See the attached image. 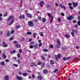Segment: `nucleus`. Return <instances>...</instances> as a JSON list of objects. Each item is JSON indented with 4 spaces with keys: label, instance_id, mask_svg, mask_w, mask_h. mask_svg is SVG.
<instances>
[{
    "label": "nucleus",
    "instance_id": "obj_1",
    "mask_svg": "<svg viewBox=\"0 0 80 80\" xmlns=\"http://www.w3.org/2000/svg\"><path fill=\"white\" fill-rule=\"evenodd\" d=\"M10 19L12 20L11 23H10V25H12V24L13 23V22H14V17H13V16H10L9 18L7 20V21H8V20H10Z\"/></svg>",
    "mask_w": 80,
    "mask_h": 80
},
{
    "label": "nucleus",
    "instance_id": "obj_2",
    "mask_svg": "<svg viewBox=\"0 0 80 80\" xmlns=\"http://www.w3.org/2000/svg\"><path fill=\"white\" fill-rule=\"evenodd\" d=\"M57 44L56 45V47L57 48H60V46L61 45V42H60V40L58 39L57 41Z\"/></svg>",
    "mask_w": 80,
    "mask_h": 80
},
{
    "label": "nucleus",
    "instance_id": "obj_3",
    "mask_svg": "<svg viewBox=\"0 0 80 80\" xmlns=\"http://www.w3.org/2000/svg\"><path fill=\"white\" fill-rule=\"evenodd\" d=\"M28 24L29 27H33V25H34V24L33 23V21H28Z\"/></svg>",
    "mask_w": 80,
    "mask_h": 80
},
{
    "label": "nucleus",
    "instance_id": "obj_4",
    "mask_svg": "<svg viewBox=\"0 0 80 80\" xmlns=\"http://www.w3.org/2000/svg\"><path fill=\"white\" fill-rule=\"evenodd\" d=\"M48 15L49 17H52V19H51V23H52V21H53V16H52L51 14L50 13H48Z\"/></svg>",
    "mask_w": 80,
    "mask_h": 80
},
{
    "label": "nucleus",
    "instance_id": "obj_5",
    "mask_svg": "<svg viewBox=\"0 0 80 80\" xmlns=\"http://www.w3.org/2000/svg\"><path fill=\"white\" fill-rule=\"evenodd\" d=\"M16 78L17 80H22V78L20 76H16Z\"/></svg>",
    "mask_w": 80,
    "mask_h": 80
},
{
    "label": "nucleus",
    "instance_id": "obj_6",
    "mask_svg": "<svg viewBox=\"0 0 80 80\" xmlns=\"http://www.w3.org/2000/svg\"><path fill=\"white\" fill-rule=\"evenodd\" d=\"M27 15L28 17H29L30 18H32V17H33V16H32V15L31 14L29 13H27Z\"/></svg>",
    "mask_w": 80,
    "mask_h": 80
},
{
    "label": "nucleus",
    "instance_id": "obj_7",
    "mask_svg": "<svg viewBox=\"0 0 80 80\" xmlns=\"http://www.w3.org/2000/svg\"><path fill=\"white\" fill-rule=\"evenodd\" d=\"M72 4L73 5V6L75 7H76L77 6H78V3H77V2H75H75H73L72 3Z\"/></svg>",
    "mask_w": 80,
    "mask_h": 80
},
{
    "label": "nucleus",
    "instance_id": "obj_8",
    "mask_svg": "<svg viewBox=\"0 0 80 80\" xmlns=\"http://www.w3.org/2000/svg\"><path fill=\"white\" fill-rule=\"evenodd\" d=\"M74 18L73 17H72V16H71L69 17H67V19L68 20H70L71 19H72V18Z\"/></svg>",
    "mask_w": 80,
    "mask_h": 80
},
{
    "label": "nucleus",
    "instance_id": "obj_9",
    "mask_svg": "<svg viewBox=\"0 0 80 80\" xmlns=\"http://www.w3.org/2000/svg\"><path fill=\"white\" fill-rule=\"evenodd\" d=\"M8 79H9V78L8 77V76H6L4 77V79L5 80H8Z\"/></svg>",
    "mask_w": 80,
    "mask_h": 80
},
{
    "label": "nucleus",
    "instance_id": "obj_10",
    "mask_svg": "<svg viewBox=\"0 0 80 80\" xmlns=\"http://www.w3.org/2000/svg\"><path fill=\"white\" fill-rule=\"evenodd\" d=\"M46 7H47V8H49L52 7V6L50 5V4H47L46 5Z\"/></svg>",
    "mask_w": 80,
    "mask_h": 80
},
{
    "label": "nucleus",
    "instance_id": "obj_11",
    "mask_svg": "<svg viewBox=\"0 0 80 80\" xmlns=\"http://www.w3.org/2000/svg\"><path fill=\"white\" fill-rule=\"evenodd\" d=\"M43 73L45 74V73H47L48 72V70H47L44 69L43 70Z\"/></svg>",
    "mask_w": 80,
    "mask_h": 80
},
{
    "label": "nucleus",
    "instance_id": "obj_12",
    "mask_svg": "<svg viewBox=\"0 0 80 80\" xmlns=\"http://www.w3.org/2000/svg\"><path fill=\"white\" fill-rule=\"evenodd\" d=\"M16 47L17 48H20V47H21V45L20 44H18L16 45Z\"/></svg>",
    "mask_w": 80,
    "mask_h": 80
},
{
    "label": "nucleus",
    "instance_id": "obj_13",
    "mask_svg": "<svg viewBox=\"0 0 80 80\" xmlns=\"http://www.w3.org/2000/svg\"><path fill=\"white\" fill-rule=\"evenodd\" d=\"M60 6L61 8H63L64 10L65 9V8H66L65 7L63 6V5H62V4H60Z\"/></svg>",
    "mask_w": 80,
    "mask_h": 80
},
{
    "label": "nucleus",
    "instance_id": "obj_14",
    "mask_svg": "<svg viewBox=\"0 0 80 80\" xmlns=\"http://www.w3.org/2000/svg\"><path fill=\"white\" fill-rule=\"evenodd\" d=\"M42 3H43V4H44V3H45V2H44L43 1H41V3H40V5L41 6V7H43V4Z\"/></svg>",
    "mask_w": 80,
    "mask_h": 80
},
{
    "label": "nucleus",
    "instance_id": "obj_15",
    "mask_svg": "<svg viewBox=\"0 0 80 80\" xmlns=\"http://www.w3.org/2000/svg\"><path fill=\"white\" fill-rule=\"evenodd\" d=\"M37 78L39 79V80H41L42 79V77L41 76H38L37 77Z\"/></svg>",
    "mask_w": 80,
    "mask_h": 80
},
{
    "label": "nucleus",
    "instance_id": "obj_16",
    "mask_svg": "<svg viewBox=\"0 0 80 80\" xmlns=\"http://www.w3.org/2000/svg\"><path fill=\"white\" fill-rule=\"evenodd\" d=\"M33 38H36V36H37V33H33Z\"/></svg>",
    "mask_w": 80,
    "mask_h": 80
},
{
    "label": "nucleus",
    "instance_id": "obj_17",
    "mask_svg": "<svg viewBox=\"0 0 80 80\" xmlns=\"http://www.w3.org/2000/svg\"><path fill=\"white\" fill-rule=\"evenodd\" d=\"M17 62H18V63L19 65H20V63H21V61H20V60L18 59L17 61Z\"/></svg>",
    "mask_w": 80,
    "mask_h": 80
},
{
    "label": "nucleus",
    "instance_id": "obj_18",
    "mask_svg": "<svg viewBox=\"0 0 80 80\" xmlns=\"http://www.w3.org/2000/svg\"><path fill=\"white\" fill-rule=\"evenodd\" d=\"M50 62H51V65H53V64H54V62L52 60H51L50 61Z\"/></svg>",
    "mask_w": 80,
    "mask_h": 80
},
{
    "label": "nucleus",
    "instance_id": "obj_19",
    "mask_svg": "<svg viewBox=\"0 0 80 80\" xmlns=\"http://www.w3.org/2000/svg\"><path fill=\"white\" fill-rule=\"evenodd\" d=\"M10 32H8L7 33L6 36V37H9V36H10Z\"/></svg>",
    "mask_w": 80,
    "mask_h": 80
},
{
    "label": "nucleus",
    "instance_id": "obj_20",
    "mask_svg": "<svg viewBox=\"0 0 80 80\" xmlns=\"http://www.w3.org/2000/svg\"><path fill=\"white\" fill-rule=\"evenodd\" d=\"M40 35L41 37H43V32H40Z\"/></svg>",
    "mask_w": 80,
    "mask_h": 80
},
{
    "label": "nucleus",
    "instance_id": "obj_21",
    "mask_svg": "<svg viewBox=\"0 0 80 80\" xmlns=\"http://www.w3.org/2000/svg\"><path fill=\"white\" fill-rule=\"evenodd\" d=\"M16 27L17 29H18V28H20V27H21V26L20 25H18V26H16Z\"/></svg>",
    "mask_w": 80,
    "mask_h": 80
},
{
    "label": "nucleus",
    "instance_id": "obj_22",
    "mask_svg": "<svg viewBox=\"0 0 80 80\" xmlns=\"http://www.w3.org/2000/svg\"><path fill=\"white\" fill-rule=\"evenodd\" d=\"M12 66H13V67H18V64H13Z\"/></svg>",
    "mask_w": 80,
    "mask_h": 80
},
{
    "label": "nucleus",
    "instance_id": "obj_23",
    "mask_svg": "<svg viewBox=\"0 0 80 80\" xmlns=\"http://www.w3.org/2000/svg\"><path fill=\"white\" fill-rule=\"evenodd\" d=\"M18 73L20 75H22V72L21 71H19L18 72Z\"/></svg>",
    "mask_w": 80,
    "mask_h": 80
},
{
    "label": "nucleus",
    "instance_id": "obj_24",
    "mask_svg": "<svg viewBox=\"0 0 80 80\" xmlns=\"http://www.w3.org/2000/svg\"><path fill=\"white\" fill-rule=\"evenodd\" d=\"M55 58H56L57 61H58V56L57 55L55 56Z\"/></svg>",
    "mask_w": 80,
    "mask_h": 80
},
{
    "label": "nucleus",
    "instance_id": "obj_25",
    "mask_svg": "<svg viewBox=\"0 0 80 80\" xmlns=\"http://www.w3.org/2000/svg\"><path fill=\"white\" fill-rule=\"evenodd\" d=\"M43 51L44 52H48V50L46 49H43Z\"/></svg>",
    "mask_w": 80,
    "mask_h": 80
},
{
    "label": "nucleus",
    "instance_id": "obj_26",
    "mask_svg": "<svg viewBox=\"0 0 80 80\" xmlns=\"http://www.w3.org/2000/svg\"><path fill=\"white\" fill-rule=\"evenodd\" d=\"M71 33L72 37H75V35H74V34H75V33L73 32H71Z\"/></svg>",
    "mask_w": 80,
    "mask_h": 80
},
{
    "label": "nucleus",
    "instance_id": "obj_27",
    "mask_svg": "<svg viewBox=\"0 0 80 80\" xmlns=\"http://www.w3.org/2000/svg\"><path fill=\"white\" fill-rule=\"evenodd\" d=\"M23 76H24V77H26V76H27V74L26 73H24L23 74Z\"/></svg>",
    "mask_w": 80,
    "mask_h": 80
},
{
    "label": "nucleus",
    "instance_id": "obj_28",
    "mask_svg": "<svg viewBox=\"0 0 80 80\" xmlns=\"http://www.w3.org/2000/svg\"><path fill=\"white\" fill-rule=\"evenodd\" d=\"M20 53H18L17 54L18 56V58H20Z\"/></svg>",
    "mask_w": 80,
    "mask_h": 80
},
{
    "label": "nucleus",
    "instance_id": "obj_29",
    "mask_svg": "<svg viewBox=\"0 0 80 80\" xmlns=\"http://www.w3.org/2000/svg\"><path fill=\"white\" fill-rule=\"evenodd\" d=\"M21 42H23L25 40V38H22L21 39Z\"/></svg>",
    "mask_w": 80,
    "mask_h": 80
},
{
    "label": "nucleus",
    "instance_id": "obj_30",
    "mask_svg": "<svg viewBox=\"0 0 80 80\" xmlns=\"http://www.w3.org/2000/svg\"><path fill=\"white\" fill-rule=\"evenodd\" d=\"M46 21V19H45V18H43L42 19V22H45Z\"/></svg>",
    "mask_w": 80,
    "mask_h": 80
},
{
    "label": "nucleus",
    "instance_id": "obj_31",
    "mask_svg": "<svg viewBox=\"0 0 80 80\" xmlns=\"http://www.w3.org/2000/svg\"><path fill=\"white\" fill-rule=\"evenodd\" d=\"M3 47H8V45L6 43L3 45Z\"/></svg>",
    "mask_w": 80,
    "mask_h": 80
},
{
    "label": "nucleus",
    "instance_id": "obj_32",
    "mask_svg": "<svg viewBox=\"0 0 80 80\" xmlns=\"http://www.w3.org/2000/svg\"><path fill=\"white\" fill-rule=\"evenodd\" d=\"M34 48H37L38 47V45L37 44L34 45L33 46Z\"/></svg>",
    "mask_w": 80,
    "mask_h": 80
},
{
    "label": "nucleus",
    "instance_id": "obj_33",
    "mask_svg": "<svg viewBox=\"0 0 80 80\" xmlns=\"http://www.w3.org/2000/svg\"><path fill=\"white\" fill-rule=\"evenodd\" d=\"M41 64H42V62H38V65H41Z\"/></svg>",
    "mask_w": 80,
    "mask_h": 80
},
{
    "label": "nucleus",
    "instance_id": "obj_34",
    "mask_svg": "<svg viewBox=\"0 0 80 80\" xmlns=\"http://www.w3.org/2000/svg\"><path fill=\"white\" fill-rule=\"evenodd\" d=\"M2 56L4 58H7V56H6V55L5 54H3Z\"/></svg>",
    "mask_w": 80,
    "mask_h": 80
},
{
    "label": "nucleus",
    "instance_id": "obj_35",
    "mask_svg": "<svg viewBox=\"0 0 80 80\" xmlns=\"http://www.w3.org/2000/svg\"><path fill=\"white\" fill-rule=\"evenodd\" d=\"M33 66H34V64H33V62H32L31 64V67H32Z\"/></svg>",
    "mask_w": 80,
    "mask_h": 80
},
{
    "label": "nucleus",
    "instance_id": "obj_36",
    "mask_svg": "<svg viewBox=\"0 0 80 80\" xmlns=\"http://www.w3.org/2000/svg\"><path fill=\"white\" fill-rule=\"evenodd\" d=\"M41 58L43 60H45V58L43 56L41 57Z\"/></svg>",
    "mask_w": 80,
    "mask_h": 80
},
{
    "label": "nucleus",
    "instance_id": "obj_37",
    "mask_svg": "<svg viewBox=\"0 0 80 80\" xmlns=\"http://www.w3.org/2000/svg\"><path fill=\"white\" fill-rule=\"evenodd\" d=\"M33 21L34 22H38V19H36L33 20Z\"/></svg>",
    "mask_w": 80,
    "mask_h": 80
},
{
    "label": "nucleus",
    "instance_id": "obj_38",
    "mask_svg": "<svg viewBox=\"0 0 80 80\" xmlns=\"http://www.w3.org/2000/svg\"><path fill=\"white\" fill-rule=\"evenodd\" d=\"M27 35H32V32H28L27 33Z\"/></svg>",
    "mask_w": 80,
    "mask_h": 80
},
{
    "label": "nucleus",
    "instance_id": "obj_39",
    "mask_svg": "<svg viewBox=\"0 0 80 80\" xmlns=\"http://www.w3.org/2000/svg\"><path fill=\"white\" fill-rule=\"evenodd\" d=\"M42 43H39V47H42Z\"/></svg>",
    "mask_w": 80,
    "mask_h": 80
},
{
    "label": "nucleus",
    "instance_id": "obj_40",
    "mask_svg": "<svg viewBox=\"0 0 80 80\" xmlns=\"http://www.w3.org/2000/svg\"><path fill=\"white\" fill-rule=\"evenodd\" d=\"M65 37H66V38H69V37H70V35H65Z\"/></svg>",
    "mask_w": 80,
    "mask_h": 80
},
{
    "label": "nucleus",
    "instance_id": "obj_41",
    "mask_svg": "<svg viewBox=\"0 0 80 80\" xmlns=\"http://www.w3.org/2000/svg\"><path fill=\"white\" fill-rule=\"evenodd\" d=\"M71 58V57H68L66 58V59L68 60H70V59Z\"/></svg>",
    "mask_w": 80,
    "mask_h": 80
},
{
    "label": "nucleus",
    "instance_id": "obj_42",
    "mask_svg": "<svg viewBox=\"0 0 80 80\" xmlns=\"http://www.w3.org/2000/svg\"><path fill=\"white\" fill-rule=\"evenodd\" d=\"M0 64H1L2 65H5V63H4V62H1Z\"/></svg>",
    "mask_w": 80,
    "mask_h": 80
},
{
    "label": "nucleus",
    "instance_id": "obj_43",
    "mask_svg": "<svg viewBox=\"0 0 80 80\" xmlns=\"http://www.w3.org/2000/svg\"><path fill=\"white\" fill-rule=\"evenodd\" d=\"M78 26H80V21H79L78 22Z\"/></svg>",
    "mask_w": 80,
    "mask_h": 80
},
{
    "label": "nucleus",
    "instance_id": "obj_44",
    "mask_svg": "<svg viewBox=\"0 0 80 80\" xmlns=\"http://www.w3.org/2000/svg\"><path fill=\"white\" fill-rule=\"evenodd\" d=\"M58 56L59 58H60V57H61V55H60V54H58Z\"/></svg>",
    "mask_w": 80,
    "mask_h": 80
},
{
    "label": "nucleus",
    "instance_id": "obj_45",
    "mask_svg": "<svg viewBox=\"0 0 80 80\" xmlns=\"http://www.w3.org/2000/svg\"><path fill=\"white\" fill-rule=\"evenodd\" d=\"M35 43V42H32L30 43V44L31 45H33V44Z\"/></svg>",
    "mask_w": 80,
    "mask_h": 80
},
{
    "label": "nucleus",
    "instance_id": "obj_46",
    "mask_svg": "<svg viewBox=\"0 0 80 80\" xmlns=\"http://www.w3.org/2000/svg\"><path fill=\"white\" fill-rule=\"evenodd\" d=\"M50 47L51 48H52L53 47V45H50Z\"/></svg>",
    "mask_w": 80,
    "mask_h": 80
},
{
    "label": "nucleus",
    "instance_id": "obj_47",
    "mask_svg": "<svg viewBox=\"0 0 80 80\" xmlns=\"http://www.w3.org/2000/svg\"><path fill=\"white\" fill-rule=\"evenodd\" d=\"M44 63H43L41 65V67H42V68H43V67H44Z\"/></svg>",
    "mask_w": 80,
    "mask_h": 80
},
{
    "label": "nucleus",
    "instance_id": "obj_48",
    "mask_svg": "<svg viewBox=\"0 0 80 80\" xmlns=\"http://www.w3.org/2000/svg\"><path fill=\"white\" fill-rule=\"evenodd\" d=\"M29 47L30 48H33V46L32 45H30V46Z\"/></svg>",
    "mask_w": 80,
    "mask_h": 80
},
{
    "label": "nucleus",
    "instance_id": "obj_49",
    "mask_svg": "<svg viewBox=\"0 0 80 80\" xmlns=\"http://www.w3.org/2000/svg\"><path fill=\"white\" fill-rule=\"evenodd\" d=\"M57 71H58V69H55L54 71V73H56Z\"/></svg>",
    "mask_w": 80,
    "mask_h": 80
},
{
    "label": "nucleus",
    "instance_id": "obj_50",
    "mask_svg": "<svg viewBox=\"0 0 80 80\" xmlns=\"http://www.w3.org/2000/svg\"><path fill=\"white\" fill-rule=\"evenodd\" d=\"M73 23H77V21H76L75 20H73L72 21Z\"/></svg>",
    "mask_w": 80,
    "mask_h": 80
},
{
    "label": "nucleus",
    "instance_id": "obj_51",
    "mask_svg": "<svg viewBox=\"0 0 80 80\" xmlns=\"http://www.w3.org/2000/svg\"><path fill=\"white\" fill-rule=\"evenodd\" d=\"M32 77L33 79H34V78H35V75H34V74H32Z\"/></svg>",
    "mask_w": 80,
    "mask_h": 80
},
{
    "label": "nucleus",
    "instance_id": "obj_52",
    "mask_svg": "<svg viewBox=\"0 0 80 80\" xmlns=\"http://www.w3.org/2000/svg\"><path fill=\"white\" fill-rule=\"evenodd\" d=\"M14 43H15L16 44H17L18 43V42L16 41H14Z\"/></svg>",
    "mask_w": 80,
    "mask_h": 80
},
{
    "label": "nucleus",
    "instance_id": "obj_53",
    "mask_svg": "<svg viewBox=\"0 0 80 80\" xmlns=\"http://www.w3.org/2000/svg\"><path fill=\"white\" fill-rule=\"evenodd\" d=\"M20 53H22V50H21V49H19V50Z\"/></svg>",
    "mask_w": 80,
    "mask_h": 80
},
{
    "label": "nucleus",
    "instance_id": "obj_54",
    "mask_svg": "<svg viewBox=\"0 0 80 80\" xmlns=\"http://www.w3.org/2000/svg\"><path fill=\"white\" fill-rule=\"evenodd\" d=\"M6 44V43L5 42V41H3L2 42V44L3 45H4L5 44Z\"/></svg>",
    "mask_w": 80,
    "mask_h": 80
},
{
    "label": "nucleus",
    "instance_id": "obj_55",
    "mask_svg": "<svg viewBox=\"0 0 80 80\" xmlns=\"http://www.w3.org/2000/svg\"><path fill=\"white\" fill-rule=\"evenodd\" d=\"M74 27H75V28H78V25H77V24H76L75 25Z\"/></svg>",
    "mask_w": 80,
    "mask_h": 80
},
{
    "label": "nucleus",
    "instance_id": "obj_56",
    "mask_svg": "<svg viewBox=\"0 0 80 80\" xmlns=\"http://www.w3.org/2000/svg\"><path fill=\"white\" fill-rule=\"evenodd\" d=\"M69 8H71V10H73V7L69 6Z\"/></svg>",
    "mask_w": 80,
    "mask_h": 80
},
{
    "label": "nucleus",
    "instance_id": "obj_57",
    "mask_svg": "<svg viewBox=\"0 0 80 80\" xmlns=\"http://www.w3.org/2000/svg\"><path fill=\"white\" fill-rule=\"evenodd\" d=\"M68 5L69 6H72V4L70 3H69L68 4Z\"/></svg>",
    "mask_w": 80,
    "mask_h": 80
},
{
    "label": "nucleus",
    "instance_id": "obj_58",
    "mask_svg": "<svg viewBox=\"0 0 80 80\" xmlns=\"http://www.w3.org/2000/svg\"><path fill=\"white\" fill-rule=\"evenodd\" d=\"M7 15V13H6L5 14H4L3 15V16L4 17H6V16Z\"/></svg>",
    "mask_w": 80,
    "mask_h": 80
},
{
    "label": "nucleus",
    "instance_id": "obj_59",
    "mask_svg": "<svg viewBox=\"0 0 80 80\" xmlns=\"http://www.w3.org/2000/svg\"><path fill=\"white\" fill-rule=\"evenodd\" d=\"M22 18H25V15L24 14L22 15Z\"/></svg>",
    "mask_w": 80,
    "mask_h": 80
},
{
    "label": "nucleus",
    "instance_id": "obj_60",
    "mask_svg": "<svg viewBox=\"0 0 80 80\" xmlns=\"http://www.w3.org/2000/svg\"><path fill=\"white\" fill-rule=\"evenodd\" d=\"M22 18V16H20L19 18V19H21Z\"/></svg>",
    "mask_w": 80,
    "mask_h": 80
},
{
    "label": "nucleus",
    "instance_id": "obj_61",
    "mask_svg": "<svg viewBox=\"0 0 80 80\" xmlns=\"http://www.w3.org/2000/svg\"><path fill=\"white\" fill-rule=\"evenodd\" d=\"M63 60L65 61V60H67V58H66L64 57L63 58Z\"/></svg>",
    "mask_w": 80,
    "mask_h": 80
},
{
    "label": "nucleus",
    "instance_id": "obj_62",
    "mask_svg": "<svg viewBox=\"0 0 80 80\" xmlns=\"http://www.w3.org/2000/svg\"><path fill=\"white\" fill-rule=\"evenodd\" d=\"M76 49H79V47H78V46H77V47H76Z\"/></svg>",
    "mask_w": 80,
    "mask_h": 80
},
{
    "label": "nucleus",
    "instance_id": "obj_63",
    "mask_svg": "<svg viewBox=\"0 0 80 80\" xmlns=\"http://www.w3.org/2000/svg\"><path fill=\"white\" fill-rule=\"evenodd\" d=\"M5 62H8V59H6L5 60Z\"/></svg>",
    "mask_w": 80,
    "mask_h": 80
},
{
    "label": "nucleus",
    "instance_id": "obj_64",
    "mask_svg": "<svg viewBox=\"0 0 80 80\" xmlns=\"http://www.w3.org/2000/svg\"><path fill=\"white\" fill-rule=\"evenodd\" d=\"M51 58V56H50V55H49L48 57V58Z\"/></svg>",
    "mask_w": 80,
    "mask_h": 80
}]
</instances>
